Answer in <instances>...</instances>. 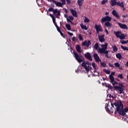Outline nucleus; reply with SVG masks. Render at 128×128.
Listing matches in <instances>:
<instances>
[{
    "instance_id": "1",
    "label": "nucleus",
    "mask_w": 128,
    "mask_h": 128,
    "mask_svg": "<svg viewBox=\"0 0 128 128\" xmlns=\"http://www.w3.org/2000/svg\"><path fill=\"white\" fill-rule=\"evenodd\" d=\"M116 107V110H115V114H118L120 116H126V112H128V107L124 109V104L122 101H120V102H116L114 104Z\"/></svg>"
},
{
    "instance_id": "2",
    "label": "nucleus",
    "mask_w": 128,
    "mask_h": 128,
    "mask_svg": "<svg viewBox=\"0 0 128 128\" xmlns=\"http://www.w3.org/2000/svg\"><path fill=\"white\" fill-rule=\"evenodd\" d=\"M118 86H114V88L118 92V90L120 92V94H124V84L122 83H118Z\"/></svg>"
},
{
    "instance_id": "3",
    "label": "nucleus",
    "mask_w": 128,
    "mask_h": 128,
    "mask_svg": "<svg viewBox=\"0 0 128 128\" xmlns=\"http://www.w3.org/2000/svg\"><path fill=\"white\" fill-rule=\"evenodd\" d=\"M110 4L112 6H118L121 8H124V2L120 3V1L116 2V0H111L110 2Z\"/></svg>"
},
{
    "instance_id": "4",
    "label": "nucleus",
    "mask_w": 128,
    "mask_h": 128,
    "mask_svg": "<svg viewBox=\"0 0 128 128\" xmlns=\"http://www.w3.org/2000/svg\"><path fill=\"white\" fill-rule=\"evenodd\" d=\"M114 34L118 38H120V40H124V38H126V36H124V34H123L120 31L114 32Z\"/></svg>"
},
{
    "instance_id": "5",
    "label": "nucleus",
    "mask_w": 128,
    "mask_h": 128,
    "mask_svg": "<svg viewBox=\"0 0 128 128\" xmlns=\"http://www.w3.org/2000/svg\"><path fill=\"white\" fill-rule=\"evenodd\" d=\"M48 12H52L54 14H56V18H58L60 16V12L58 10V9H54L52 8H50L48 10Z\"/></svg>"
},
{
    "instance_id": "6",
    "label": "nucleus",
    "mask_w": 128,
    "mask_h": 128,
    "mask_svg": "<svg viewBox=\"0 0 128 128\" xmlns=\"http://www.w3.org/2000/svg\"><path fill=\"white\" fill-rule=\"evenodd\" d=\"M87 64H90L88 61L86 62V61L84 60L82 63L81 66H82V68H84V70H86L87 72H90V68L86 66Z\"/></svg>"
},
{
    "instance_id": "7",
    "label": "nucleus",
    "mask_w": 128,
    "mask_h": 128,
    "mask_svg": "<svg viewBox=\"0 0 128 128\" xmlns=\"http://www.w3.org/2000/svg\"><path fill=\"white\" fill-rule=\"evenodd\" d=\"M116 102H115L114 103H111L112 106H110L108 104L107 106L105 107L106 112H110V110H112V108H114V106H116L114 104H116Z\"/></svg>"
},
{
    "instance_id": "8",
    "label": "nucleus",
    "mask_w": 128,
    "mask_h": 128,
    "mask_svg": "<svg viewBox=\"0 0 128 128\" xmlns=\"http://www.w3.org/2000/svg\"><path fill=\"white\" fill-rule=\"evenodd\" d=\"M110 20H112V17H110L109 16H106L105 17L102 18L101 22L102 24H104V22H110Z\"/></svg>"
},
{
    "instance_id": "9",
    "label": "nucleus",
    "mask_w": 128,
    "mask_h": 128,
    "mask_svg": "<svg viewBox=\"0 0 128 128\" xmlns=\"http://www.w3.org/2000/svg\"><path fill=\"white\" fill-rule=\"evenodd\" d=\"M60 2H62L56 1L54 4L58 8H62L63 6H65V2L64 0H60Z\"/></svg>"
},
{
    "instance_id": "10",
    "label": "nucleus",
    "mask_w": 128,
    "mask_h": 128,
    "mask_svg": "<svg viewBox=\"0 0 128 128\" xmlns=\"http://www.w3.org/2000/svg\"><path fill=\"white\" fill-rule=\"evenodd\" d=\"M101 46L102 48L98 49L99 52H102V50H104V51H106L108 48V43L105 42L104 44H102Z\"/></svg>"
},
{
    "instance_id": "11",
    "label": "nucleus",
    "mask_w": 128,
    "mask_h": 128,
    "mask_svg": "<svg viewBox=\"0 0 128 128\" xmlns=\"http://www.w3.org/2000/svg\"><path fill=\"white\" fill-rule=\"evenodd\" d=\"M84 56L88 60H92V55H90V53L87 52L86 54H84Z\"/></svg>"
},
{
    "instance_id": "12",
    "label": "nucleus",
    "mask_w": 128,
    "mask_h": 128,
    "mask_svg": "<svg viewBox=\"0 0 128 128\" xmlns=\"http://www.w3.org/2000/svg\"><path fill=\"white\" fill-rule=\"evenodd\" d=\"M74 56L76 60H77V62H78L80 63L82 62V59L80 58V56H78V53L74 52Z\"/></svg>"
},
{
    "instance_id": "13",
    "label": "nucleus",
    "mask_w": 128,
    "mask_h": 128,
    "mask_svg": "<svg viewBox=\"0 0 128 128\" xmlns=\"http://www.w3.org/2000/svg\"><path fill=\"white\" fill-rule=\"evenodd\" d=\"M91 44L92 42H90V40L84 41V42L82 43V46H87L88 48Z\"/></svg>"
},
{
    "instance_id": "14",
    "label": "nucleus",
    "mask_w": 128,
    "mask_h": 128,
    "mask_svg": "<svg viewBox=\"0 0 128 128\" xmlns=\"http://www.w3.org/2000/svg\"><path fill=\"white\" fill-rule=\"evenodd\" d=\"M98 38L100 42H106V40L104 39V34L98 35Z\"/></svg>"
},
{
    "instance_id": "15",
    "label": "nucleus",
    "mask_w": 128,
    "mask_h": 128,
    "mask_svg": "<svg viewBox=\"0 0 128 128\" xmlns=\"http://www.w3.org/2000/svg\"><path fill=\"white\" fill-rule=\"evenodd\" d=\"M94 58L96 62H102V60H100V56H98V54L94 53Z\"/></svg>"
},
{
    "instance_id": "16",
    "label": "nucleus",
    "mask_w": 128,
    "mask_h": 128,
    "mask_svg": "<svg viewBox=\"0 0 128 128\" xmlns=\"http://www.w3.org/2000/svg\"><path fill=\"white\" fill-rule=\"evenodd\" d=\"M118 26H119L120 28H122L123 30H128V26H126V24L119 22L118 23Z\"/></svg>"
},
{
    "instance_id": "17",
    "label": "nucleus",
    "mask_w": 128,
    "mask_h": 128,
    "mask_svg": "<svg viewBox=\"0 0 128 128\" xmlns=\"http://www.w3.org/2000/svg\"><path fill=\"white\" fill-rule=\"evenodd\" d=\"M112 14L114 16H116V18H118V20H120V15H118V12H116V10H113L112 12Z\"/></svg>"
},
{
    "instance_id": "18",
    "label": "nucleus",
    "mask_w": 128,
    "mask_h": 128,
    "mask_svg": "<svg viewBox=\"0 0 128 128\" xmlns=\"http://www.w3.org/2000/svg\"><path fill=\"white\" fill-rule=\"evenodd\" d=\"M95 28H96V30H98L99 32H103L102 27V26H100V25L96 24Z\"/></svg>"
},
{
    "instance_id": "19",
    "label": "nucleus",
    "mask_w": 128,
    "mask_h": 128,
    "mask_svg": "<svg viewBox=\"0 0 128 128\" xmlns=\"http://www.w3.org/2000/svg\"><path fill=\"white\" fill-rule=\"evenodd\" d=\"M70 12H71L73 16H74L75 18H78V14H76V10H74V9H70Z\"/></svg>"
},
{
    "instance_id": "20",
    "label": "nucleus",
    "mask_w": 128,
    "mask_h": 128,
    "mask_svg": "<svg viewBox=\"0 0 128 128\" xmlns=\"http://www.w3.org/2000/svg\"><path fill=\"white\" fill-rule=\"evenodd\" d=\"M100 54H104L106 58H108V51H104V49H102L101 50V52H100Z\"/></svg>"
},
{
    "instance_id": "21",
    "label": "nucleus",
    "mask_w": 128,
    "mask_h": 128,
    "mask_svg": "<svg viewBox=\"0 0 128 128\" xmlns=\"http://www.w3.org/2000/svg\"><path fill=\"white\" fill-rule=\"evenodd\" d=\"M76 48L77 52H79L80 54L82 52V50H81L82 48H80V45L77 44L76 46Z\"/></svg>"
},
{
    "instance_id": "22",
    "label": "nucleus",
    "mask_w": 128,
    "mask_h": 128,
    "mask_svg": "<svg viewBox=\"0 0 128 128\" xmlns=\"http://www.w3.org/2000/svg\"><path fill=\"white\" fill-rule=\"evenodd\" d=\"M80 26L82 30H88V28L86 27V26L84 25V24L82 23L80 24Z\"/></svg>"
},
{
    "instance_id": "23",
    "label": "nucleus",
    "mask_w": 128,
    "mask_h": 128,
    "mask_svg": "<svg viewBox=\"0 0 128 128\" xmlns=\"http://www.w3.org/2000/svg\"><path fill=\"white\" fill-rule=\"evenodd\" d=\"M106 26L107 28H110L112 26V24H110V22H105V26H104L105 28H106Z\"/></svg>"
},
{
    "instance_id": "24",
    "label": "nucleus",
    "mask_w": 128,
    "mask_h": 128,
    "mask_svg": "<svg viewBox=\"0 0 128 128\" xmlns=\"http://www.w3.org/2000/svg\"><path fill=\"white\" fill-rule=\"evenodd\" d=\"M105 86L106 88H108L110 90H112V88H114V87L110 84L106 83Z\"/></svg>"
},
{
    "instance_id": "25",
    "label": "nucleus",
    "mask_w": 128,
    "mask_h": 128,
    "mask_svg": "<svg viewBox=\"0 0 128 128\" xmlns=\"http://www.w3.org/2000/svg\"><path fill=\"white\" fill-rule=\"evenodd\" d=\"M100 65L102 68H106V62H100Z\"/></svg>"
},
{
    "instance_id": "26",
    "label": "nucleus",
    "mask_w": 128,
    "mask_h": 128,
    "mask_svg": "<svg viewBox=\"0 0 128 128\" xmlns=\"http://www.w3.org/2000/svg\"><path fill=\"white\" fill-rule=\"evenodd\" d=\"M116 57L117 58H118V60H122V54L120 53H118L116 54Z\"/></svg>"
},
{
    "instance_id": "27",
    "label": "nucleus",
    "mask_w": 128,
    "mask_h": 128,
    "mask_svg": "<svg viewBox=\"0 0 128 128\" xmlns=\"http://www.w3.org/2000/svg\"><path fill=\"white\" fill-rule=\"evenodd\" d=\"M109 78L110 80V82H114V77L112 75H110Z\"/></svg>"
},
{
    "instance_id": "28",
    "label": "nucleus",
    "mask_w": 128,
    "mask_h": 128,
    "mask_svg": "<svg viewBox=\"0 0 128 128\" xmlns=\"http://www.w3.org/2000/svg\"><path fill=\"white\" fill-rule=\"evenodd\" d=\"M66 27L68 30H72V28H70V25L69 24H66Z\"/></svg>"
},
{
    "instance_id": "29",
    "label": "nucleus",
    "mask_w": 128,
    "mask_h": 128,
    "mask_svg": "<svg viewBox=\"0 0 128 128\" xmlns=\"http://www.w3.org/2000/svg\"><path fill=\"white\" fill-rule=\"evenodd\" d=\"M120 42H121V44H126L128 42V40H127L126 41L124 40H122L120 41Z\"/></svg>"
},
{
    "instance_id": "30",
    "label": "nucleus",
    "mask_w": 128,
    "mask_h": 128,
    "mask_svg": "<svg viewBox=\"0 0 128 128\" xmlns=\"http://www.w3.org/2000/svg\"><path fill=\"white\" fill-rule=\"evenodd\" d=\"M114 52H118V47L116 45L112 46Z\"/></svg>"
},
{
    "instance_id": "31",
    "label": "nucleus",
    "mask_w": 128,
    "mask_h": 128,
    "mask_svg": "<svg viewBox=\"0 0 128 128\" xmlns=\"http://www.w3.org/2000/svg\"><path fill=\"white\" fill-rule=\"evenodd\" d=\"M77 3L78 4L80 8V6H82V2H80V0H78Z\"/></svg>"
},
{
    "instance_id": "32",
    "label": "nucleus",
    "mask_w": 128,
    "mask_h": 128,
    "mask_svg": "<svg viewBox=\"0 0 128 128\" xmlns=\"http://www.w3.org/2000/svg\"><path fill=\"white\" fill-rule=\"evenodd\" d=\"M84 22H90V19H88V18L85 17L84 20Z\"/></svg>"
},
{
    "instance_id": "33",
    "label": "nucleus",
    "mask_w": 128,
    "mask_h": 128,
    "mask_svg": "<svg viewBox=\"0 0 128 128\" xmlns=\"http://www.w3.org/2000/svg\"><path fill=\"white\" fill-rule=\"evenodd\" d=\"M94 48L95 50H98V44L96 43V44L94 46Z\"/></svg>"
},
{
    "instance_id": "34",
    "label": "nucleus",
    "mask_w": 128,
    "mask_h": 128,
    "mask_svg": "<svg viewBox=\"0 0 128 128\" xmlns=\"http://www.w3.org/2000/svg\"><path fill=\"white\" fill-rule=\"evenodd\" d=\"M64 16L66 18L67 22H70V20H68V14H64Z\"/></svg>"
},
{
    "instance_id": "35",
    "label": "nucleus",
    "mask_w": 128,
    "mask_h": 128,
    "mask_svg": "<svg viewBox=\"0 0 128 128\" xmlns=\"http://www.w3.org/2000/svg\"><path fill=\"white\" fill-rule=\"evenodd\" d=\"M53 23L54 24L55 26H56L58 24H56V18H53L52 19Z\"/></svg>"
},
{
    "instance_id": "36",
    "label": "nucleus",
    "mask_w": 128,
    "mask_h": 128,
    "mask_svg": "<svg viewBox=\"0 0 128 128\" xmlns=\"http://www.w3.org/2000/svg\"><path fill=\"white\" fill-rule=\"evenodd\" d=\"M121 48H122L124 50H128V47L121 46Z\"/></svg>"
},
{
    "instance_id": "37",
    "label": "nucleus",
    "mask_w": 128,
    "mask_h": 128,
    "mask_svg": "<svg viewBox=\"0 0 128 128\" xmlns=\"http://www.w3.org/2000/svg\"><path fill=\"white\" fill-rule=\"evenodd\" d=\"M112 82L113 86H114V84H118V82H116L114 80L112 82Z\"/></svg>"
},
{
    "instance_id": "38",
    "label": "nucleus",
    "mask_w": 128,
    "mask_h": 128,
    "mask_svg": "<svg viewBox=\"0 0 128 128\" xmlns=\"http://www.w3.org/2000/svg\"><path fill=\"white\" fill-rule=\"evenodd\" d=\"M68 20H74V16H68Z\"/></svg>"
},
{
    "instance_id": "39",
    "label": "nucleus",
    "mask_w": 128,
    "mask_h": 128,
    "mask_svg": "<svg viewBox=\"0 0 128 128\" xmlns=\"http://www.w3.org/2000/svg\"><path fill=\"white\" fill-rule=\"evenodd\" d=\"M115 68H120V64L118 62L114 63Z\"/></svg>"
},
{
    "instance_id": "40",
    "label": "nucleus",
    "mask_w": 128,
    "mask_h": 128,
    "mask_svg": "<svg viewBox=\"0 0 128 128\" xmlns=\"http://www.w3.org/2000/svg\"><path fill=\"white\" fill-rule=\"evenodd\" d=\"M78 38L80 40H82V34H80L78 35Z\"/></svg>"
},
{
    "instance_id": "41",
    "label": "nucleus",
    "mask_w": 128,
    "mask_h": 128,
    "mask_svg": "<svg viewBox=\"0 0 128 128\" xmlns=\"http://www.w3.org/2000/svg\"><path fill=\"white\" fill-rule=\"evenodd\" d=\"M108 0H103L102 1L101 4H104L106 2H107Z\"/></svg>"
},
{
    "instance_id": "42",
    "label": "nucleus",
    "mask_w": 128,
    "mask_h": 128,
    "mask_svg": "<svg viewBox=\"0 0 128 128\" xmlns=\"http://www.w3.org/2000/svg\"><path fill=\"white\" fill-rule=\"evenodd\" d=\"M118 78L122 80L124 78V76H122V74H119V75L118 76Z\"/></svg>"
},
{
    "instance_id": "43",
    "label": "nucleus",
    "mask_w": 128,
    "mask_h": 128,
    "mask_svg": "<svg viewBox=\"0 0 128 128\" xmlns=\"http://www.w3.org/2000/svg\"><path fill=\"white\" fill-rule=\"evenodd\" d=\"M92 66L94 69V70H96V63H92Z\"/></svg>"
},
{
    "instance_id": "44",
    "label": "nucleus",
    "mask_w": 128,
    "mask_h": 128,
    "mask_svg": "<svg viewBox=\"0 0 128 128\" xmlns=\"http://www.w3.org/2000/svg\"><path fill=\"white\" fill-rule=\"evenodd\" d=\"M56 28L58 30V32H60V27H58V26H56Z\"/></svg>"
},
{
    "instance_id": "45",
    "label": "nucleus",
    "mask_w": 128,
    "mask_h": 128,
    "mask_svg": "<svg viewBox=\"0 0 128 128\" xmlns=\"http://www.w3.org/2000/svg\"><path fill=\"white\" fill-rule=\"evenodd\" d=\"M105 72L107 74H110V70H106Z\"/></svg>"
},
{
    "instance_id": "46",
    "label": "nucleus",
    "mask_w": 128,
    "mask_h": 128,
    "mask_svg": "<svg viewBox=\"0 0 128 128\" xmlns=\"http://www.w3.org/2000/svg\"><path fill=\"white\" fill-rule=\"evenodd\" d=\"M48 2H53L55 4L56 0H48Z\"/></svg>"
},
{
    "instance_id": "47",
    "label": "nucleus",
    "mask_w": 128,
    "mask_h": 128,
    "mask_svg": "<svg viewBox=\"0 0 128 128\" xmlns=\"http://www.w3.org/2000/svg\"><path fill=\"white\" fill-rule=\"evenodd\" d=\"M64 12H66V14H68V10L66 8H64Z\"/></svg>"
},
{
    "instance_id": "48",
    "label": "nucleus",
    "mask_w": 128,
    "mask_h": 128,
    "mask_svg": "<svg viewBox=\"0 0 128 128\" xmlns=\"http://www.w3.org/2000/svg\"><path fill=\"white\" fill-rule=\"evenodd\" d=\"M68 34H69V36H74V34L72 33H70V32H68Z\"/></svg>"
},
{
    "instance_id": "49",
    "label": "nucleus",
    "mask_w": 128,
    "mask_h": 128,
    "mask_svg": "<svg viewBox=\"0 0 128 128\" xmlns=\"http://www.w3.org/2000/svg\"><path fill=\"white\" fill-rule=\"evenodd\" d=\"M122 18H128V14L123 15L122 16Z\"/></svg>"
},
{
    "instance_id": "50",
    "label": "nucleus",
    "mask_w": 128,
    "mask_h": 128,
    "mask_svg": "<svg viewBox=\"0 0 128 128\" xmlns=\"http://www.w3.org/2000/svg\"><path fill=\"white\" fill-rule=\"evenodd\" d=\"M115 74H116V72H112V73H111V74H110V76H114Z\"/></svg>"
},
{
    "instance_id": "51",
    "label": "nucleus",
    "mask_w": 128,
    "mask_h": 128,
    "mask_svg": "<svg viewBox=\"0 0 128 128\" xmlns=\"http://www.w3.org/2000/svg\"><path fill=\"white\" fill-rule=\"evenodd\" d=\"M50 18H52V19L55 18L54 16H52V14H50Z\"/></svg>"
},
{
    "instance_id": "52",
    "label": "nucleus",
    "mask_w": 128,
    "mask_h": 128,
    "mask_svg": "<svg viewBox=\"0 0 128 128\" xmlns=\"http://www.w3.org/2000/svg\"><path fill=\"white\" fill-rule=\"evenodd\" d=\"M105 32L107 35L108 34V29H105Z\"/></svg>"
},
{
    "instance_id": "53",
    "label": "nucleus",
    "mask_w": 128,
    "mask_h": 128,
    "mask_svg": "<svg viewBox=\"0 0 128 128\" xmlns=\"http://www.w3.org/2000/svg\"><path fill=\"white\" fill-rule=\"evenodd\" d=\"M59 32H60V36H64V34L62 32V31H60Z\"/></svg>"
},
{
    "instance_id": "54",
    "label": "nucleus",
    "mask_w": 128,
    "mask_h": 128,
    "mask_svg": "<svg viewBox=\"0 0 128 128\" xmlns=\"http://www.w3.org/2000/svg\"><path fill=\"white\" fill-rule=\"evenodd\" d=\"M109 66L110 67V68H114V65L112 64H109Z\"/></svg>"
},
{
    "instance_id": "55",
    "label": "nucleus",
    "mask_w": 128,
    "mask_h": 128,
    "mask_svg": "<svg viewBox=\"0 0 128 128\" xmlns=\"http://www.w3.org/2000/svg\"><path fill=\"white\" fill-rule=\"evenodd\" d=\"M72 42H76V37H73L72 38Z\"/></svg>"
},
{
    "instance_id": "56",
    "label": "nucleus",
    "mask_w": 128,
    "mask_h": 128,
    "mask_svg": "<svg viewBox=\"0 0 128 128\" xmlns=\"http://www.w3.org/2000/svg\"><path fill=\"white\" fill-rule=\"evenodd\" d=\"M70 22V24H74V22H72V20H70V22Z\"/></svg>"
},
{
    "instance_id": "57",
    "label": "nucleus",
    "mask_w": 128,
    "mask_h": 128,
    "mask_svg": "<svg viewBox=\"0 0 128 128\" xmlns=\"http://www.w3.org/2000/svg\"><path fill=\"white\" fill-rule=\"evenodd\" d=\"M120 70H122V66H119V67H118Z\"/></svg>"
},
{
    "instance_id": "58",
    "label": "nucleus",
    "mask_w": 128,
    "mask_h": 128,
    "mask_svg": "<svg viewBox=\"0 0 128 128\" xmlns=\"http://www.w3.org/2000/svg\"><path fill=\"white\" fill-rule=\"evenodd\" d=\"M100 31L96 30V34H100Z\"/></svg>"
},
{
    "instance_id": "59",
    "label": "nucleus",
    "mask_w": 128,
    "mask_h": 128,
    "mask_svg": "<svg viewBox=\"0 0 128 128\" xmlns=\"http://www.w3.org/2000/svg\"><path fill=\"white\" fill-rule=\"evenodd\" d=\"M123 8V10L124 11L126 10V8H124H124Z\"/></svg>"
},
{
    "instance_id": "60",
    "label": "nucleus",
    "mask_w": 128,
    "mask_h": 128,
    "mask_svg": "<svg viewBox=\"0 0 128 128\" xmlns=\"http://www.w3.org/2000/svg\"><path fill=\"white\" fill-rule=\"evenodd\" d=\"M125 66L128 67V62H127L126 64H125Z\"/></svg>"
},
{
    "instance_id": "61",
    "label": "nucleus",
    "mask_w": 128,
    "mask_h": 128,
    "mask_svg": "<svg viewBox=\"0 0 128 128\" xmlns=\"http://www.w3.org/2000/svg\"><path fill=\"white\" fill-rule=\"evenodd\" d=\"M110 13H108V12H106V13H105V14L106 15V16H108V14Z\"/></svg>"
},
{
    "instance_id": "62",
    "label": "nucleus",
    "mask_w": 128,
    "mask_h": 128,
    "mask_svg": "<svg viewBox=\"0 0 128 128\" xmlns=\"http://www.w3.org/2000/svg\"><path fill=\"white\" fill-rule=\"evenodd\" d=\"M116 80H118V82H120V80H118V78H116Z\"/></svg>"
},
{
    "instance_id": "63",
    "label": "nucleus",
    "mask_w": 128,
    "mask_h": 128,
    "mask_svg": "<svg viewBox=\"0 0 128 128\" xmlns=\"http://www.w3.org/2000/svg\"><path fill=\"white\" fill-rule=\"evenodd\" d=\"M80 0L83 3L84 2V0Z\"/></svg>"
},
{
    "instance_id": "64",
    "label": "nucleus",
    "mask_w": 128,
    "mask_h": 128,
    "mask_svg": "<svg viewBox=\"0 0 128 128\" xmlns=\"http://www.w3.org/2000/svg\"><path fill=\"white\" fill-rule=\"evenodd\" d=\"M60 26H62V22H60Z\"/></svg>"
}]
</instances>
